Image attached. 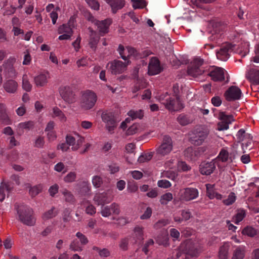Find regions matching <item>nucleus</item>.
Listing matches in <instances>:
<instances>
[{
	"label": "nucleus",
	"mask_w": 259,
	"mask_h": 259,
	"mask_svg": "<svg viewBox=\"0 0 259 259\" xmlns=\"http://www.w3.org/2000/svg\"><path fill=\"white\" fill-rule=\"evenodd\" d=\"M15 209L19 219L22 223L28 226H32L34 224L32 216L33 210L30 207L23 204H16Z\"/></svg>",
	"instance_id": "1"
},
{
	"label": "nucleus",
	"mask_w": 259,
	"mask_h": 259,
	"mask_svg": "<svg viewBox=\"0 0 259 259\" xmlns=\"http://www.w3.org/2000/svg\"><path fill=\"white\" fill-rule=\"evenodd\" d=\"M161 104L169 111H178L184 108V105L181 102L179 97H175L169 95H165L161 99Z\"/></svg>",
	"instance_id": "2"
},
{
	"label": "nucleus",
	"mask_w": 259,
	"mask_h": 259,
	"mask_svg": "<svg viewBox=\"0 0 259 259\" xmlns=\"http://www.w3.org/2000/svg\"><path fill=\"white\" fill-rule=\"evenodd\" d=\"M97 97L96 94L91 91L84 92L80 98V106L84 110H90L95 105Z\"/></svg>",
	"instance_id": "3"
},
{
	"label": "nucleus",
	"mask_w": 259,
	"mask_h": 259,
	"mask_svg": "<svg viewBox=\"0 0 259 259\" xmlns=\"http://www.w3.org/2000/svg\"><path fill=\"white\" fill-rule=\"evenodd\" d=\"M203 64V60L200 58H196L191 63L188 67V74L194 77L201 75L204 72V70L201 67Z\"/></svg>",
	"instance_id": "4"
},
{
	"label": "nucleus",
	"mask_w": 259,
	"mask_h": 259,
	"mask_svg": "<svg viewBox=\"0 0 259 259\" xmlns=\"http://www.w3.org/2000/svg\"><path fill=\"white\" fill-rule=\"evenodd\" d=\"M173 148L171 138L168 136L163 137L161 144L157 149V153L161 156H165L168 154Z\"/></svg>",
	"instance_id": "5"
},
{
	"label": "nucleus",
	"mask_w": 259,
	"mask_h": 259,
	"mask_svg": "<svg viewBox=\"0 0 259 259\" xmlns=\"http://www.w3.org/2000/svg\"><path fill=\"white\" fill-rule=\"evenodd\" d=\"M199 195L198 190L195 188L188 187L181 190L180 199L183 201H190L197 198Z\"/></svg>",
	"instance_id": "6"
},
{
	"label": "nucleus",
	"mask_w": 259,
	"mask_h": 259,
	"mask_svg": "<svg viewBox=\"0 0 259 259\" xmlns=\"http://www.w3.org/2000/svg\"><path fill=\"white\" fill-rule=\"evenodd\" d=\"M102 119L106 123V127L108 132L112 133L117 126V120L114 114L112 112H103Z\"/></svg>",
	"instance_id": "7"
},
{
	"label": "nucleus",
	"mask_w": 259,
	"mask_h": 259,
	"mask_svg": "<svg viewBox=\"0 0 259 259\" xmlns=\"http://www.w3.org/2000/svg\"><path fill=\"white\" fill-rule=\"evenodd\" d=\"M94 200L98 205L104 206L112 200V195L110 191L99 192L94 197Z\"/></svg>",
	"instance_id": "8"
},
{
	"label": "nucleus",
	"mask_w": 259,
	"mask_h": 259,
	"mask_svg": "<svg viewBox=\"0 0 259 259\" xmlns=\"http://www.w3.org/2000/svg\"><path fill=\"white\" fill-rule=\"evenodd\" d=\"M234 46L230 43H226L222 46L220 50L217 52L218 59L223 61H227L230 57V53L233 50Z\"/></svg>",
	"instance_id": "9"
},
{
	"label": "nucleus",
	"mask_w": 259,
	"mask_h": 259,
	"mask_svg": "<svg viewBox=\"0 0 259 259\" xmlns=\"http://www.w3.org/2000/svg\"><path fill=\"white\" fill-rule=\"evenodd\" d=\"M218 118L221 120L218 125L219 131L226 130L229 128V124L234 121L233 116L232 115H226L225 112L219 113Z\"/></svg>",
	"instance_id": "10"
},
{
	"label": "nucleus",
	"mask_w": 259,
	"mask_h": 259,
	"mask_svg": "<svg viewBox=\"0 0 259 259\" xmlns=\"http://www.w3.org/2000/svg\"><path fill=\"white\" fill-rule=\"evenodd\" d=\"M226 71L222 68L212 67L209 69L207 74L213 81H222L225 80V73Z\"/></svg>",
	"instance_id": "11"
},
{
	"label": "nucleus",
	"mask_w": 259,
	"mask_h": 259,
	"mask_svg": "<svg viewBox=\"0 0 259 259\" xmlns=\"http://www.w3.org/2000/svg\"><path fill=\"white\" fill-rule=\"evenodd\" d=\"M241 95V90L236 86L230 87L225 93V98L228 101L239 100Z\"/></svg>",
	"instance_id": "12"
},
{
	"label": "nucleus",
	"mask_w": 259,
	"mask_h": 259,
	"mask_svg": "<svg viewBox=\"0 0 259 259\" xmlns=\"http://www.w3.org/2000/svg\"><path fill=\"white\" fill-rule=\"evenodd\" d=\"M59 93L62 99L69 104L75 101L74 94L69 86H62L59 89Z\"/></svg>",
	"instance_id": "13"
},
{
	"label": "nucleus",
	"mask_w": 259,
	"mask_h": 259,
	"mask_svg": "<svg viewBox=\"0 0 259 259\" xmlns=\"http://www.w3.org/2000/svg\"><path fill=\"white\" fill-rule=\"evenodd\" d=\"M216 159L210 162L203 161L199 166V170L203 175H210L215 168Z\"/></svg>",
	"instance_id": "14"
},
{
	"label": "nucleus",
	"mask_w": 259,
	"mask_h": 259,
	"mask_svg": "<svg viewBox=\"0 0 259 259\" xmlns=\"http://www.w3.org/2000/svg\"><path fill=\"white\" fill-rule=\"evenodd\" d=\"M162 68L160 66L159 60L156 57H152L148 65V73L154 75L160 73Z\"/></svg>",
	"instance_id": "15"
},
{
	"label": "nucleus",
	"mask_w": 259,
	"mask_h": 259,
	"mask_svg": "<svg viewBox=\"0 0 259 259\" xmlns=\"http://www.w3.org/2000/svg\"><path fill=\"white\" fill-rule=\"evenodd\" d=\"M208 134L206 130L197 131L196 133L191 137V142L195 145L199 146L204 142Z\"/></svg>",
	"instance_id": "16"
},
{
	"label": "nucleus",
	"mask_w": 259,
	"mask_h": 259,
	"mask_svg": "<svg viewBox=\"0 0 259 259\" xmlns=\"http://www.w3.org/2000/svg\"><path fill=\"white\" fill-rule=\"evenodd\" d=\"M110 69L112 74L122 73L126 69L127 65L120 60H115L110 63Z\"/></svg>",
	"instance_id": "17"
},
{
	"label": "nucleus",
	"mask_w": 259,
	"mask_h": 259,
	"mask_svg": "<svg viewBox=\"0 0 259 259\" xmlns=\"http://www.w3.org/2000/svg\"><path fill=\"white\" fill-rule=\"evenodd\" d=\"M89 45L91 49L93 51H96L97 47V45L100 40V36L98 33L93 30L91 27H89Z\"/></svg>",
	"instance_id": "18"
},
{
	"label": "nucleus",
	"mask_w": 259,
	"mask_h": 259,
	"mask_svg": "<svg viewBox=\"0 0 259 259\" xmlns=\"http://www.w3.org/2000/svg\"><path fill=\"white\" fill-rule=\"evenodd\" d=\"M101 213L104 217H109L112 213L118 214L120 213L119 206L115 203H113L109 206L102 207Z\"/></svg>",
	"instance_id": "19"
},
{
	"label": "nucleus",
	"mask_w": 259,
	"mask_h": 259,
	"mask_svg": "<svg viewBox=\"0 0 259 259\" xmlns=\"http://www.w3.org/2000/svg\"><path fill=\"white\" fill-rule=\"evenodd\" d=\"M144 228L137 226L134 229V232L130 237L133 243H140L144 240Z\"/></svg>",
	"instance_id": "20"
},
{
	"label": "nucleus",
	"mask_w": 259,
	"mask_h": 259,
	"mask_svg": "<svg viewBox=\"0 0 259 259\" xmlns=\"http://www.w3.org/2000/svg\"><path fill=\"white\" fill-rule=\"evenodd\" d=\"M111 23V19H106L102 21L98 20L95 25L97 26L100 35L104 36L106 33L108 32L109 28Z\"/></svg>",
	"instance_id": "21"
},
{
	"label": "nucleus",
	"mask_w": 259,
	"mask_h": 259,
	"mask_svg": "<svg viewBox=\"0 0 259 259\" xmlns=\"http://www.w3.org/2000/svg\"><path fill=\"white\" fill-rule=\"evenodd\" d=\"M0 123L5 125H10L12 123V120L9 117L6 105L0 103Z\"/></svg>",
	"instance_id": "22"
},
{
	"label": "nucleus",
	"mask_w": 259,
	"mask_h": 259,
	"mask_svg": "<svg viewBox=\"0 0 259 259\" xmlns=\"http://www.w3.org/2000/svg\"><path fill=\"white\" fill-rule=\"evenodd\" d=\"M185 157L190 160H196L200 155V151L197 148L188 147L184 152Z\"/></svg>",
	"instance_id": "23"
},
{
	"label": "nucleus",
	"mask_w": 259,
	"mask_h": 259,
	"mask_svg": "<svg viewBox=\"0 0 259 259\" xmlns=\"http://www.w3.org/2000/svg\"><path fill=\"white\" fill-rule=\"evenodd\" d=\"M14 188V184L12 182H3L0 186V201H4L6 196V192L8 196L9 193L13 190Z\"/></svg>",
	"instance_id": "24"
},
{
	"label": "nucleus",
	"mask_w": 259,
	"mask_h": 259,
	"mask_svg": "<svg viewBox=\"0 0 259 259\" xmlns=\"http://www.w3.org/2000/svg\"><path fill=\"white\" fill-rule=\"evenodd\" d=\"M18 83L13 79L6 80L3 84V88L6 92L10 94H15L18 89Z\"/></svg>",
	"instance_id": "25"
},
{
	"label": "nucleus",
	"mask_w": 259,
	"mask_h": 259,
	"mask_svg": "<svg viewBox=\"0 0 259 259\" xmlns=\"http://www.w3.org/2000/svg\"><path fill=\"white\" fill-rule=\"evenodd\" d=\"M202 249L198 245H195L193 244L189 245L186 247V253H185V259H187L189 256L191 257L197 256Z\"/></svg>",
	"instance_id": "26"
},
{
	"label": "nucleus",
	"mask_w": 259,
	"mask_h": 259,
	"mask_svg": "<svg viewBox=\"0 0 259 259\" xmlns=\"http://www.w3.org/2000/svg\"><path fill=\"white\" fill-rule=\"evenodd\" d=\"M35 123L33 121H28L19 123L17 125V130L20 134L24 133V131H28L34 128Z\"/></svg>",
	"instance_id": "27"
},
{
	"label": "nucleus",
	"mask_w": 259,
	"mask_h": 259,
	"mask_svg": "<svg viewBox=\"0 0 259 259\" xmlns=\"http://www.w3.org/2000/svg\"><path fill=\"white\" fill-rule=\"evenodd\" d=\"M177 121L181 125L185 126L191 123L193 119L190 114L183 113L178 116Z\"/></svg>",
	"instance_id": "28"
},
{
	"label": "nucleus",
	"mask_w": 259,
	"mask_h": 259,
	"mask_svg": "<svg viewBox=\"0 0 259 259\" xmlns=\"http://www.w3.org/2000/svg\"><path fill=\"white\" fill-rule=\"evenodd\" d=\"M247 78L253 84H259V70L250 69L247 75Z\"/></svg>",
	"instance_id": "29"
},
{
	"label": "nucleus",
	"mask_w": 259,
	"mask_h": 259,
	"mask_svg": "<svg viewBox=\"0 0 259 259\" xmlns=\"http://www.w3.org/2000/svg\"><path fill=\"white\" fill-rule=\"evenodd\" d=\"M91 186L88 182L83 181L80 184L79 193L82 196L90 195Z\"/></svg>",
	"instance_id": "30"
},
{
	"label": "nucleus",
	"mask_w": 259,
	"mask_h": 259,
	"mask_svg": "<svg viewBox=\"0 0 259 259\" xmlns=\"http://www.w3.org/2000/svg\"><path fill=\"white\" fill-rule=\"evenodd\" d=\"M34 82L37 87H43L48 82V73H41L34 78Z\"/></svg>",
	"instance_id": "31"
},
{
	"label": "nucleus",
	"mask_w": 259,
	"mask_h": 259,
	"mask_svg": "<svg viewBox=\"0 0 259 259\" xmlns=\"http://www.w3.org/2000/svg\"><path fill=\"white\" fill-rule=\"evenodd\" d=\"M81 205L85 207V212L87 214L93 215L96 212V207L87 200H83L81 202Z\"/></svg>",
	"instance_id": "32"
},
{
	"label": "nucleus",
	"mask_w": 259,
	"mask_h": 259,
	"mask_svg": "<svg viewBox=\"0 0 259 259\" xmlns=\"http://www.w3.org/2000/svg\"><path fill=\"white\" fill-rule=\"evenodd\" d=\"M144 111L141 109L138 110H131L127 113V115L132 119H141L144 116Z\"/></svg>",
	"instance_id": "33"
},
{
	"label": "nucleus",
	"mask_w": 259,
	"mask_h": 259,
	"mask_svg": "<svg viewBox=\"0 0 259 259\" xmlns=\"http://www.w3.org/2000/svg\"><path fill=\"white\" fill-rule=\"evenodd\" d=\"M246 215L245 210L243 209H239L237 211V213L233 217V221L236 224H238L240 222H241L244 218L245 217Z\"/></svg>",
	"instance_id": "34"
},
{
	"label": "nucleus",
	"mask_w": 259,
	"mask_h": 259,
	"mask_svg": "<svg viewBox=\"0 0 259 259\" xmlns=\"http://www.w3.org/2000/svg\"><path fill=\"white\" fill-rule=\"evenodd\" d=\"M236 138L238 142L240 143L248 138H250L251 136V134L246 133L243 128L240 129L236 134Z\"/></svg>",
	"instance_id": "35"
},
{
	"label": "nucleus",
	"mask_w": 259,
	"mask_h": 259,
	"mask_svg": "<svg viewBox=\"0 0 259 259\" xmlns=\"http://www.w3.org/2000/svg\"><path fill=\"white\" fill-rule=\"evenodd\" d=\"M229 245L227 244H224L220 248L219 256L220 259H227L228 257V251Z\"/></svg>",
	"instance_id": "36"
},
{
	"label": "nucleus",
	"mask_w": 259,
	"mask_h": 259,
	"mask_svg": "<svg viewBox=\"0 0 259 259\" xmlns=\"http://www.w3.org/2000/svg\"><path fill=\"white\" fill-rule=\"evenodd\" d=\"M168 237L167 232H163L157 236L156 241L159 245H166L167 244Z\"/></svg>",
	"instance_id": "37"
},
{
	"label": "nucleus",
	"mask_w": 259,
	"mask_h": 259,
	"mask_svg": "<svg viewBox=\"0 0 259 259\" xmlns=\"http://www.w3.org/2000/svg\"><path fill=\"white\" fill-rule=\"evenodd\" d=\"M217 159H219L223 162H227L229 159H230L231 161H232L231 158L229 157L228 151L225 149H221Z\"/></svg>",
	"instance_id": "38"
},
{
	"label": "nucleus",
	"mask_w": 259,
	"mask_h": 259,
	"mask_svg": "<svg viewBox=\"0 0 259 259\" xmlns=\"http://www.w3.org/2000/svg\"><path fill=\"white\" fill-rule=\"evenodd\" d=\"M83 245L80 243L78 239H74L70 243V248L74 251H80Z\"/></svg>",
	"instance_id": "39"
},
{
	"label": "nucleus",
	"mask_w": 259,
	"mask_h": 259,
	"mask_svg": "<svg viewBox=\"0 0 259 259\" xmlns=\"http://www.w3.org/2000/svg\"><path fill=\"white\" fill-rule=\"evenodd\" d=\"M61 193L64 195L66 202L70 203H73L75 202L74 197L71 192L67 189H64L61 191Z\"/></svg>",
	"instance_id": "40"
},
{
	"label": "nucleus",
	"mask_w": 259,
	"mask_h": 259,
	"mask_svg": "<svg viewBox=\"0 0 259 259\" xmlns=\"http://www.w3.org/2000/svg\"><path fill=\"white\" fill-rule=\"evenodd\" d=\"M43 189V186L41 184L30 187L29 189V194L31 197H34L40 193Z\"/></svg>",
	"instance_id": "41"
},
{
	"label": "nucleus",
	"mask_w": 259,
	"mask_h": 259,
	"mask_svg": "<svg viewBox=\"0 0 259 259\" xmlns=\"http://www.w3.org/2000/svg\"><path fill=\"white\" fill-rule=\"evenodd\" d=\"M22 88L27 92L31 91L32 85L30 83L27 74H24L22 77Z\"/></svg>",
	"instance_id": "42"
},
{
	"label": "nucleus",
	"mask_w": 259,
	"mask_h": 259,
	"mask_svg": "<svg viewBox=\"0 0 259 259\" xmlns=\"http://www.w3.org/2000/svg\"><path fill=\"white\" fill-rule=\"evenodd\" d=\"M173 198L172 194L170 192H167L162 195L160 199V202L162 205H166L168 202Z\"/></svg>",
	"instance_id": "43"
},
{
	"label": "nucleus",
	"mask_w": 259,
	"mask_h": 259,
	"mask_svg": "<svg viewBox=\"0 0 259 259\" xmlns=\"http://www.w3.org/2000/svg\"><path fill=\"white\" fill-rule=\"evenodd\" d=\"M242 233L249 237H254L256 234V231L251 226H247L242 230Z\"/></svg>",
	"instance_id": "44"
},
{
	"label": "nucleus",
	"mask_w": 259,
	"mask_h": 259,
	"mask_svg": "<svg viewBox=\"0 0 259 259\" xmlns=\"http://www.w3.org/2000/svg\"><path fill=\"white\" fill-rule=\"evenodd\" d=\"M154 245V241L152 239L148 240L142 247V250L145 254H148L149 251Z\"/></svg>",
	"instance_id": "45"
},
{
	"label": "nucleus",
	"mask_w": 259,
	"mask_h": 259,
	"mask_svg": "<svg viewBox=\"0 0 259 259\" xmlns=\"http://www.w3.org/2000/svg\"><path fill=\"white\" fill-rule=\"evenodd\" d=\"M58 33L59 34L66 33L72 35V30L68 24H64L59 27Z\"/></svg>",
	"instance_id": "46"
},
{
	"label": "nucleus",
	"mask_w": 259,
	"mask_h": 259,
	"mask_svg": "<svg viewBox=\"0 0 259 259\" xmlns=\"http://www.w3.org/2000/svg\"><path fill=\"white\" fill-rule=\"evenodd\" d=\"M206 194L207 196L211 199L214 198V195H215L216 192L214 191V185H211L210 184H206Z\"/></svg>",
	"instance_id": "47"
},
{
	"label": "nucleus",
	"mask_w": 259,
	"mask_h": 259,
	"mask_svg": "<svg viewBox=\"0 0 259 259\" xmlns=\"http://www.w3.org/2000/svg\"><path fill=\"white\" fill-rule=\"evenodd\" d=\"M55 208L53 207L51 209L46 212L43 215L44 220H48L55 217L58 213L57 211L55 210Z\"/></svg>",
	"instance_id": "48"
},
{
	"label": "nucleus",
	"mask_w": 259,
	"mask_h": 259,
	"mask_svg": "<svg viewBox=\"0 0 259 259\" xmlns=\"http://www.w3.org/2000/svg\"><path fill=\"white\" fill-rule=\"evenodd\" d=\"M53 113L55 117H57L61 121H65L66 118L62 111L57 107L53 108Z\"/></svg>",
	"instance_id": "49"
},
{
	"label": "nucleus",
	"mask_w": 259,
	"mask_h": 259,
	"mask_svg": "<svg viewBox=\"0 0 259 259\" xmlns=\"http://www.w3.org/2000/svg\"><path fill=\"white\" fill-rule=\"evenodd\" d=\"M145 87V82L140 79H137L135 85L133 88L132 92L136 93Z\"/></svg>",
	"instance_id": "50"
},
{
	"label": "nucleus",
	"mask_w": 259,
	"mask_h": 259,
	"mask_svg": "<svg viewBox=\"0 0 259 259\" xmlns=\"http://www.w3.org/2000/svg\"><path fill=\"white\" fill-rule=\"evenodd\" d=\"M244 256V250L240 247H238L234 251L232 259H243Z\"/></svg>",
	"instance_id": "51"
},
{
	"label": "nucleus",
	"mask_w": 259,
	"mask_h": 259,
	"mask_svg": "<svg viewBox=\"0 0 259 259\" xmlns=\"http://www.w3.org/2000/svg\"><path fill=\"white\" fill-rule=\"evenodd\" d=\"M133 7L135 9H142L146 6V3L144 0H132Z\"/></svg>",
	"instance_id": "52"
},
{
	"label": "nucleus",
	"mask_w": 259,
	"mask_h": 259,
	"mask_svg": "<svg viewBox=\"0 0 259 259\" xmlns=\"http://www.w3.org/2000/svg\"><path fill=\"white\" fill-rule=\"evenodd\" d=\"M235 194L234 192H231L228 195L227 199L223 200V203L226 205H230L232 204L236 200Z\"/></svg>",
	"instance_id": "53"
},
{
	"label": "nucleus",
	"mask_w": 259,
	"mask_h": 259,
	"mask_svg": "<svg viewBox=\"0 0 259 259\" xmlns=\"http://www.w3.org/2000/svg\"><path fill=\"white\" fill-rule=\"evenodd\" d=\"M246 140V142L241 143V148L243 153H245L246 152V150L248 149H251V148L250 147V146L252 144V136H251L250 138H248Z\"/></svg>",
	"instance_id": "54"
},
{
	"label": "nucleus",
	"mask_w": 259,
	"mask_h": 259,
	"mask_svg": "<svg viewBox=\"0 0 259 259\" xmlns=\"http://www.w3.org/2000/svg\"><path fill=\"white\" fill-rule=\"evenodd\" d=\"M121 58L126 61L127 59V52L126 49H125L124 47L122 45H119L117 49Z\"/></svg>",
	"instance_id": "55"
},
{
	"label": "nucleus",
	"mask_w": 259,
	"mask_h": 259,
	"mask_svg": "<svg viewBox=\"0 0 259 259\" xmlns=\"http://www.w3.org/2000/svg\"><path fill=\"white\" fill-rule=\"evenodd\" d=\"M92 183L94 187L98 188L101 187L103 183L101 177L98 176H95L92 178Z\"/></svg>",
	"instance_id": "56"
},
{
	"label": "nucleus",
	"mask_w": 259,
	"mask_h": 259,
	"mask_svg": "<svg viewBox=\"0 0 259 259\" xmlns=\"http://www.w3.org/2000/svg\"><path fill=\"white\" fill-rule=\"evenodd\" d=\"M76 178V174L75 172H69L64 178V181L66 183H71L74 182Z\"/></svg>",
	"instance_id": "57"
},
{
	"label": "nucleus",
	"mask_w": 259,
	"mask_h": 259,
	"mask_svg": "<svg viewBox=\"0 0 259 259\" xmlns=\"http://www.w3.org/2000/svg\"><path fill=\"white\" fill-rule=\"evenodd\" d=\"M76 236L80 243L82 244V245L83 246L86 245L89 242L88 238L84 235L79 232L76 233Z\"/></svg>",
	"instance_id": "58"
},
{
	"label": "nucleus",
	"mask_w": 259,
	"mask_h": 259,
	"mask_svg": "<svg viewBox=\"0 0 259 259\" xmlns=\"http://www.w3.org/2000/svg\"><path fill=\"white\" fill-rule=\"evenodd\" d=\"M153 155L151 153H146L141 155L138 158V161L140 163H144L149 161L152 157Z\"/></svg>",
	"instance_id": "59"
},
{
	"label": "nucleus",
	"mask_w": 259,
	"mask_h": 259,
	"mask_svg": "<svg viewBox=\"0 0 259 259\" xmlns=\"http://www.w3.org/2000/svg\"><path fill=\"white\" fill-rule=\"evenodd\" d=\"M139 131V125L133 124L127 130L126 133L128 135H132L136 134Z\"/></svg>",
	"instance_id": "60"
},
{
	"label": "nucleus",
	"mask_w": 259,
	"mask_h": 259,
	"mask_svg": "<svg viewBox=\"0 0 259 259\" xmlns=\"http://www.w3.org/2000/svg\"><path fill=\"white\" fill-rule=\"evenodd\" d=\"M45 143L44 137L38 136L35 141L34 147L38 148H42L44 146Z\"/></svg>",
	"instance_id": "61"
},
{
	"label": "nucleus",
	"mask_w": 259,
	"mask_h": 259,
	"mask_svg": "<svg viewBox=\"0 0 259 259\" xmlns=\"http://www.w3.org/2000/svg\"><path fill=\"white\" fill-rule=\"evenodd\" d=\"M169 224V222L168 220H161L158 221L154 224V228L155 229H159Z\"/></svg>",
	"instance_id": "62"
},
{
	"label": "nucleus",
	"mask_w": 259,
	"mask_h": 259,
	"mask_svg": "<svg viewBox=\"0 0 259 259\" xmlns=\"http://www.w3.org/2000/svg\"><path fill=\"white\" fill-rule=\"evenodd\" d=\"M84 142V139L83 137H78L77 139H76V142L75 145L72 147V150L73 151L77 150L80 146L83 144Z\"/></svg>",
	"instance_id": "63"
},
{
	"label": "nucleus",
	"mask_w": 259,
	"mask_h": 259,
	"mask_svg": "<svg viewBox=\"0 0 259 259\" xmlns=\"http://www.w3.org/2000/svg\"><path fill=\"white\" fill-rule=\"evenodd\" d=\"M157 185L159 187L163 188H168L171 186L170 182L166 180H159Z\"/></svg>",
	"instance_id": "64"
}]
</instances>
